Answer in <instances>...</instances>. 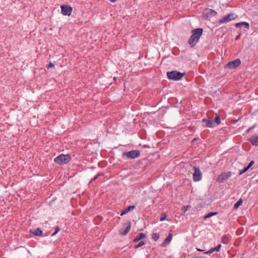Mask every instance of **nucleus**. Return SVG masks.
<instances>
[{
    "label": "nucleus",
    "instance_id": "9d476101",
    "mask_svg": "<svg viewBox=\"0 0 258 258\" xmlns=\"http://www.w3.org/2000/svg\"><path fill=\"white\" fill-rule=\"evenodd\" d=\"M241 64V60L239 58H237L233 61L229 62L227 64V67L230 69H233L239 66Z\"/></svg>",
    "mask_w": 258,
    "mask_h": 258
},
{
    "label": "nucleus",
    "instance_id": "0eeeda50",
    "mask_svg": "<svg viewBox=\"0 0 258 258\" xmlns=\"http://www.w3.org/2000/svg\"><path fill=\"white\" fill-rule=\"evenodd\" d=\"M232 175V173L230 171L227 172H223L219 175L217 178V182L222 183L226 181Z\"/></svg>",
    "mask_w": 258,
    "mask_h": 258
},
{
    "label": "nucleus",
    "instance_id": "473e14b6",
    "mask_svg": "<svg viewBox=\"0 0 258 258\" xmlns=\"http://www.w3.org/2000/svg\"><path fill=\"white\" fill-rule=\"evenodd\" d=\"M254 161L253 160L251 161L246 167L249 169L254 164Z\"/></svg>",
    "mask_w": 258,
    "mask_h": 258
},
{
    "label": "nucleus",
    "instance_id": "1a4fd4ad",
    "mask_svg": "<svg viewBox=\"0 0 258 258\" xmlns=\"http://www.w3.org/2000/svg\"><path fill=\"white\" fill-rule=\"evenodd\" d=\"M61 14L63 16H70L73 11V8L67 5H63L60 6Z\"/></svg>",
    "mask_w": 258,
    "mask_h": 258
},
{
    "label": "nucleus",
    "instance_id": "c85d7f7f",
    "mask_svg": "<svg viewBox=\"0 0 258 258\" xmlns=\"http://www.w3.org/2000/svg\"><path fill=\"white\" fill-rule=\"evenodd\" d=\"M257 124L256 123H255L253 125H252V126L251 127H249L246 131V133H248L250 131L253 130L256 126Z\"/></svg>",
    "mask_w": 258,
    "mask_h": 258
},
{
    "label": "nucleus",
    "instance_id": "a19ab883",
    "mask_svg": "<svg viewBox=\"0 0 258 258\" xmlns=\"http://www.w3.org/2000/svg\"><path fill=\"white\" fill-rule=\"evenodd\" d=\"M256 183L258 182V179L256 180Z\"/></svg>",
    "mask_w": 258,
    "mask_h": 258
},
{
    "label": "nucleus",
    "instance_id": "58836bf2",
    "mask_svg": "<svg viewBox=\"0 0 258 258\" xmlns=\"http://www.w3.org/2000/svg\"><path fill=\"white\" fill-rule=\"evenodd\" d=\"M108 1L112 3H115L116 1V0H108Z\"/></svg>",
    "mask_w": 258,
    "mask_h": 258
},
{
    "label": "nucleus",
    "instance_id": "423d86ee",
    "mask_svg": "<svg viewBox=\"0 0 258 258\" xmlns=\"http://www.w3.org/2000/svg\"><path fill=\"white\" fill-rule=\"evenodd\" d=\"M192 168L194 170V172L192 174L193 180L195 182L200 181L202 178V173L200 168L197 166H194Z\"/></svg>",
    "mask_w": 258,
    "mask_h": 258
},
{
    "label": "nucleus",
    "instance_id": "20e7f679",
    "mask_svg": "<svg viewBox=\"0 0 258 258\" xmlns=\"http://www.w3.org/2000/svg\"><path fill=\"white\" fill-rule=\"evenodd\" d=\"M141 152L140 150H131L128 152H123L122 154V157H126L127 159H134L140 156Z\"/></svg>",
    "mask_w": 258,
    "mask_h": 258
},
{
    "label": "nucleus",
    "instance_id": "e433bc0d",
    "mask_svg": "<svg viewBox=\"0 0 258 258\" xmlns=\"http://www.w3.org/2000/svg\"><path fill=\"white\" fill-rule=\"evenodd\" d=\"M240 36H241V34L240 33V34H239V35H237V36L235 37V39L236 40H238V39L240 38Z\"/></svg>",
    "mask_w": 258,
    "mask_h": 258
},
{
    "label": "nucleus",
    "instance_id": "2eb2a0df",
    "mask_svg": "<svg viewBox=\"0 0 258 258\" xmlns=\"http://www.w3.org/2000/svg\"><path fill=\"white\" fill-rule=\"evenodd\" d=\"M248 141L250 142V143L255 146H258V136H253L251 137L248 139Z\"/></svg>",
    "mask_w": 258,
    "mask_h": 258
},
{
    "label": "nucleus",
    "instance_id": "a211bd4d",
    "mask_svg": "<svg viewBox=\"0 0 258 258\" xmlns=\"http://www.w3.org/2000/svg\"><path fill=\"white\" fill-rule=\"evenodd\" d=\"M213 123L214 124H215V126H217L221 123V119L220 115L217 113L215 114V117L214 118V120H213Z\"/></svg>",
    "mask_w": 258,
    "mask_h": 258
},
{
    "label": "nucleus",
    "instance_id": "6ab92c4d",
    "mask_svg": "<svg viewBox=\"0 0 258 258\" xmlns=\"http://www.w3.org/2000/svg\"><path fill=\"white\" fill-rule=\"evenodd\" d=\"M217 214H218V212H210L208 214H207V215H206L203 217V219H204V220H207V219H208L209 218H211V217H213L214 216L217 215Z\"/></svg>",
    "mask_w": 258,
    "mask_h": 258
},
{
    "label": "nucleus",
    "instance_id": "4c0bfd02",
    "mask_svg": "<svg viewBox=\"0 0 258 258\" xmlns=\"http://www.w3.org/2000/svg\"><path fill=\"white\" fill-rule=\"evenodd\" d=\"M240 119V118H239L238 119H236V120H233V122H234V123L237 122L238 120H239Z\"/></svg>",
    "mask_w": 258,
    "mask_h": 258
},
{
    "label": "nucleus",
    "instance_id": "aec40b11",
    "mask_svg": "<svg viewBox=\"0 0 258 258\" xmlns=\"http://www.w3.org/2000/svg\"><path fill=\"white\" fill-rule=\"evenodd\" d=\"M151 238L154 241H157L160 238L159 233H153Z\"/></svg>",
    "mask_w": 258,
    "mask_h": 258
},
{
    "label": "nucleus",
    "instance_id": "f8f14e48",
    "mask_svg": "<svg viewBox=\"0 0 258 258\" xmlns=\"http://www.w3.org/2000/svg\"><path fill=\"white\" fill-rule=\"evenodd\" d=\"M132 226V223L131 221H128L127 223V226L125 228H121L119 232V234L121 235H125L127 234V233L130 231L131 230Z\"/></svg>",
    "mask_w": 258,
    "mask_h": 258
},
{
    "label": "nucleus",
    "instance_id": "39448f33",
    "mask_svg": "<svg viewBox=\"0 0 258 258\" xmlns=\"http://www.w3.org/2000/svg\"><path fill=\"white\" fill-rule=\"evenodd\" d=\"M237 17V15L235 13H229L228 15L223 16L221 19H220L219 20L218 23L219 24L226 23L235 20Z\"/></svg>",
    "mask_w": 258,
    "mask_h": 258
},
{
    "label": "nucleus",
    "instance_id": "4be33fe9",
    "mask_svg": "<svg viewBox=\"0 0 258 258\" xmlns=\"http://www.w3.org/2000/svg\"><path fill=\"white\" fill-rule=\"evenodd\" d=\"M136 208V206L135 205H132V206H129L128 207H127L125 210V211H126L127 213L130 212V211H133V210H134Z\"/></svg>",
    "mask_w": 258,
    "mask_h": 258
},
{
    "label": "nucleus",
    "instance_id": "9b49d317",
    "mask_svg": "<svg viewBox=\"0 0 258 258\" xmlns=\"http://www.w3.org/2000/svg\"><path fill=\"white\" fill-rule=\"evenodd\" d=\"M203 126L205 127L212 128L215 127V124L213 123V120L211 119H203L202 120Z\"/></svg>",
    "mask_w": 258,
    "mask_h": 258
},
{
    "label": "nucleus",
    "instance_id": "c756f323",
    "mask_svg": "<svg viewBox=\"0 0 258 258\" xmlns=\"http://www.w3.org/2000/svg\"><path fill=\"white\" fill-rule=\"evenodd\" d=\"M103 175V173H99L98 174H97L96 176H95L92 179V180L90 181V183L94 180H95L96 179H97L98 178V177L100 176V175Z\"/></svg>",
    "mask_w": 258,
    "mask_h": 258
},
{
    "label": "nucleus",
    "instance_id": "ea45409f",
    "mask_svg": "<svg viewBox=\"0 0 258 258\" xmlns=\"http://www.w3.org/2000/svg\"><path fill=\"white\" fill-rule=\"evenodd\" d=\"M113 79H114V80H115L116 79V77H113Z\"/></svg>",
    "mask_w": 258,
    "mask_h": 258
},
{
    "label": "nucleus",
    "instance_id": "f3484780",
    "mask_svg": "<svg viewBox=\"0 0 258 258\" xmlns=\"http://www.w3.org/2000/svg\"><path fill=\"white\" fill-rule=\"evenodd\" d=\"M242 26H244V27L247 29H248L249 28V24L248 23H247L246 22H241L236 23L235 24V26L236 28H239Z\"/></svg>",
    "mask_w": 258,
    "mask_h": 258
},
{
    "label": "nucleus",
    "instance_id": "bb28decb",
    "mask_svg": "<svg viewBox=\"0 0 258 258\" xmlns=\"http://www.w3.org/2000/svg\"><path fill=\"white\" fill-rule=\"evenodd\" d=\"M166 218V214L165 213H163L161 214L160 217V221H163L165 220Z\"/></svg>",
    "mask_w": 258,
    "mask_h": 258
},
{
    "label": "nucleus",
    "instance_id": "7c9ffc66",
    "mask_svg": "<svg viewBox=\"0 0 258 258\" xmlns=\"http://www.w3.org/2000/svg\"><path fill=\"white\" fill-rule=\"evenodd\" d=\"M214 248H215V250H216V252H219L221 248V245L220 244H219L217 245Z\"/></svg>",
    "mask_w": 258,
    "mask_h": 258
},
{
    "label": "nucleus",
    "instance_id": "4468645a",
    "mask_svg": "<svg viewBox=\"0 0 258 258\" xmlns=\"http://www.w3.org/2000/svg\"><path fill=\"white\" fill-rule=\"evenodd\" d=\"M30 233L33 234L35 236H42L43 234V232L39 228H37L36 229H31L30 230Z\"/></svg>",
    "mask_w": 258,
    "mask_h": 258
},
{
    "label": "nucleus",
    "instance_id": "7ed1b4c3",
    "mask_svg": "<svg viewBox=\"0 0 258 258\" xmlns=\"http://www.w3.org/2000/svg\"><path fill=\"white\" fill-rule=\"evenodd\" d=\"M71 159L72 158L70 155L61 154L54 158V161L58 164L62 165L68 163L71 160Z\"/></svg>",
    "mask_w": 258,
    "mask_h": 258
},
{
    "label": "nucleus",
    "instance_id": "dca6fc26",
    "mask_svg": "<svg viewBox=\"0 0 258 258\" xmlns=\"http://www.w3.org/2000/svg\"><path fill=\"white\" fill-rule=\"evenodd\" d=\"M146 237V234L144 233H139L135 238L133 240V241L134 242H137L144 238H145Z\"/></svg>",
    "mask_w": 258,
    "mask_h": 258
},
{
    "label": "nucleus",
    "instance_id": "412c9836",
    "mask_svg": "<svg viewBox=\"0 0 258 258\" xmlns=\"http://www.w3.org/2000/svg\"><path fill=\"white\" fill-rule=\"evenodd\" d=\"M243 203V200L240 198L238 200V201L234 204V209L235 210L237 209L240 206L242 205Z\"/></svg>",
    "mask_w": 258,
    "mask_h": 258
},
{
    "label": "nucleus",
    "instance_id": "f704fd0d",
    "mask_svg": "<svg viewBox=\"0 0 258 258\" xmlns=\"http://www.w3.org/2000/svg\"><path fill=\"white\" fill-rule=\"evenodd\" d=\"M127 213L126 212V211H125V209H124L121 213L120 214V216H123L124 215V214H127Z\"/></svg>",
    "mask_w": 258,
    "mask_h": 258
},
{
    "label": "nucleus",
    "instance_id": "ddd939ff",
    "mask_svg": "<svg viewBox=\"0 0 258 258\" xmlns=\"http://www.w3.org/2000/svg\"><path fill=\"white\" fill-rule=\"evenodd\" d=\"M172 234L169 233L167 237L164 239V241L161 243L160 246L162 247H166L171 241L172 238Z\"/></svg>",
    "mask_w": 258,
    "mask_h": 258
},
{
    "label": "nucleus",
    "instance_id": "a878e982",
    "mask_svg": "<svg viewBox=\"0 0 258 258\" xmlns=\"http://www.w3.org/2000/svg\"><path fill=\"white\" fill-rule=\"evenodd\" d=\"M248 170V169L247 168V167L246 166H245L242 170H239L238 175H242V174H243L244 173L246 172Z\"/></svg>",
    "mask_w": 258,
    "mask_h": 258
},
{
    "label": "nucleus",
    "instance_id": "b1692460",
    "mask_svg": "<svg viewBox=\"0 0 258 258\" xmlns=\"http://www.w3.org/2000/svg\"><path fill=\"white\" fill-rule=\"evenodd\" d=\"M60 230V228L58 226L55 227V231L51 234V236H54Z\"/></svg>",
    "mask_w": 258,
    "mask_h": 258
},
{
    "label": "nucleus",
    "instance_id": "6e6552de",
    "mask_svg": "<svg viewBox=\"0 0 258 258\" xmlns=\"http://www.w3.org/2000/svg\"><path fill=\"white\" fill-rule=\"evenodd\" d=\"M217 14L216 11L213 9L206 8L205 9L203 13V15L205 19H208L211 17H215Z\"/></svg>",
    "mask_w": 258,
    "mask_h": 258
},
{
    "label": "nucleus",
    "instance_id": "5701e85b",
    "mask_svg": "<svg viewBox=\"0 0 258 258\" xmlns=\"http://www.w3.org/2000/svg\"><path fill=\"white\" fill-rule=\"evenodd\" d=\"M228 238L226 235H223L222 237V242L224 244H227L228 243Z\"/></svg>",
    "mask_w": 258,
    "mask_h": 258
},
{
    "label": "nucleus",
    "instance_id": "2f4dec72",
    "mask_svg": "<svg viewBox=\"0 0 258 258\" xmlns=\"http://www.w3.org/2000/svg\"><path fill=\"white\" fill-rule=\"evenodd\" d=\"M54 64L52 62L50 61L47 64V69H50V68L54 67Z\"/></svg>",
    "mask_w": 258,
    "mask_h": 258
},
{
    "label": "nucleus",
    "instance_id": "cd10ccee",
    "mask_svg": "<svg viewBox=\"0 0 258 258\" xmlns=\"http://www.w3.org/2000/svg\"><path fill=\"white\" fill-rule=\"evenodd\" d=\"M214 251H216V250H215V248H211L210 250H209L208 251H205L204 252V253L205 254H211L213 252H214Z\"/></svg>",
    "mask_w": 258,
    "mask_h": 258
},
{
    "label": "nucleus",
    "instance_id": "393cba45",
    "mask_svg": "<svg viewBox=\"0 0 258 258\" xmlns=\"http://www.w3.org/2000/svg\"><path fill=\"white\" fill-rule=\"evenodd\" d=\"M146 244V241H144V240H142L141 241L139 244H138L137 245H136L135 246V248H138L140 247H141L142 246L145 245Z\"/></svg>",
    "mask_w": 258,
    "mask_h": 258
},
{
    "label": "nucleus",
    "instance_id": "c9c22d12",
    "mask_svg": "<svg viewBox=\"0 0 258 258\" xmlns=\"http://www.w3.org/2000/svg\"><path fill=\"white\" fill-rule=\"evenodd\" d=\"M196 249H197V251H200V252H203V251H204V252H205V250L199 248H197H197H196Z\"/></svg>",
    "mask_w": 258,
    "mask_h": 258
},
{
    "label": "nucleus",
    "instance_id": "72a5a7b5",
    "mask_svg": "<svg viewBox=\"0 0 258 258\" xmlns=\"http://www.w3.org/2000/svg\"><path fill=\"white\" fill-rule=\"evenodd\" d=\"M188 206H183L182 207V211L184 213H185L188 209Z\"/></svg>",
    "mask_w": 258,
    "mask_h": 258
},
{
    "label": "nucleus",
    "instance_id": "f03ea898",
    "mask_svg": "<svg viewBox=\"0 0 258 258\" xmlns=\"http://www.w3.org/2000/svg\"><path fill=\"white\" fill-rule=\"evenodd\" d=\"M185 75V73H181L177 71H172L167 73V78L170 80L174 81L181 80Z\"/></svg>",
    "mask_w": 258,
    "mask_h": 258
},
{
    "label": "nucleus",
    "instance_id": "f257e3e1",
    "mask_svg": "<svg viewBox=\"0 0 258 258\" xmlns=\"http://www.w3.org/2000/svg\"><path fill=\"white\" fill-rule=\"evenodd\" d=\"M203 32V29L201 28H196L192 30V34L188 41L191 47H194L197 44Z\"/></svg>",
    "mask_w": 258,
    "mask_h": 258
}]
</instances>
